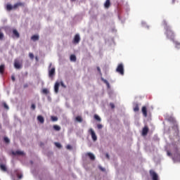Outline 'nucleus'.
<instances>
[{"mask_svg": "<svg viewBox=\"0 0 180 180\" xmlns=\"http://www.w3.org/2000/svg\"><path fill=\"white\" fill-rule=\"evenodd\" d=\"M87 155L89 157L90 160H91L92 161L95 160V155L93 153H88Z\"/></svg>", "mask_w": 180, "mask_h": 180, "instance_id": "19", "label": "nucleus"}, {"mask_svg": "<svg viewBox=\"0 0 180 180\" xmlns=\"http://www.w3.org/2000/svg\"><path fill=\"white\" fill-rule=\"evenodd\" d=\"M116 71L118 72V74H120V75H124V67L122 63L117 65Z\"/></svg>", "mask_w": 180, "mask_h": 180, "instance_id": "2", "label": "nucleus"}, {"mask_svg": "<svg viewBox=\"0 0 180 180\" xmlns=\"http://www.w3.org/2000/svg\"><path fill=\"white\" fill-rule=\"evenodd\" d=\"M31 109H32V110H34L36 109V105L32 104L31 105Z\"/></svg>", "mask_w": 180, "mask_h": 180, "instance_id": "34", "label": "nucleus"}, {"mask_svg": "<svg viewBox=\"0 0 180 180\" xmlns=\"http://www.w3.org/2000/svg\"><path fill=\"white\" fill-rule=\"evenodd\" d=\"M148 126H145L143 129H142V136H147V134H148Z\"/></svg>", "mask_w": 180, "mask_h": 180, "instance_id": "9", "label": "nucleus"}, {"mask_svg": "<svg viewBox=\"0 0 180 180\" xmlns=\"http://www.w3.org/2000/svg\"><path fill=\"white\" fill-rule=\"evenodd\" d=\"M72 1V2H74L75 1H76V0H71Z\"/></svg>", "mask_w": 180, "mask_h": 180, "instance_id": "50", "label": "nucleus"}, {"mask_svg": "<svg viewBox=\"0 0 180 180\" xmlns=\"http://www.w3.org/2000/svg\"><path fill=\"white\" fill-rule=\"evenodd\" d=\"M43 94H49V90L47 89H44L42 90Z\"/></svg>", "mask_w": 180, "mask_h": 180, "instance_id": "32", "label": "nucleus"}, {"mask_svg": "<svg viewBox=\"0 0 180 180\" xmlns=\"http://www.w3.org/2000/svg\"><path fill=\"white\" fill-rule=\"evenodd\" d=\"M142 113L144 117H147V107L146 106L142 107Z\"/></svg>", "mask_w": 180, "mask_h": 180, "instance_id": "12", "label": "nucleus"}, {"mask_svg": "<svg viewBox=\"0 0 180 180\" xmlns=\"http://www.w3.org/2000/svg\"><path fill=\"white\" fill-rule=\"evenodd\" d=\"M11 79H12V81H13V82H14V81H15V76H11Z\"/></svg>", "mask_w": 180, "mask_h": 180, "instance_id": "43", "label": "nucleus"}, {"mask_svg": "<svg viewBox=\"0 0 180 180\" xmlns=\"http://www.w3.org/2000/svg\"><path fill=\"white\" fill-rule=\"evenodd\" d=\"M37 120L40 122L41 124L44 123V117L41 115H38L37 116Z\"/></svg>", "mask_w": 180, "mask_h": 180, "instance_id": "17", "label": "nucleus"}, {"mask_svg": "<svg viewBox=\"0 0 180 180\" xmlns=\"http://www.w3.org/2000/svg\"><path fill=\"white\" fill-rule=\"evenodd\" d=\"M105 157H106V158H108V159L109 160V154L107 153V154L105 155Z\"/></svg>", "mask_w": 180, "mask_h": 180, "instance_id": "45", "label": "nucleus"}, {"mask_svg": "<svg viewBox=\"0 0 180 180\" xmlns=\"http://www.w3.org/2000/svg\"><path fill=\"white\" fill-rule=\"evenodd\" d=\"M163 25L166 30V36L167 39H170V40H172L173 41L174 38L175 37V34L174 33V31H172L169 26H168L167 21H163Z\"/></svg>", "mask_w": 180, "mask_h": 180, "instance_id": "1", "label": "nucleus"}, {"mask_svg": "<svg viewBox=\"0 0 180 180\" xmlns=\"http://www.w3.org/2000/svg\"><path fill=\"white\" fill-rule=\"evenodd\" d=\"M101 81H103V82H104V84L107 85L108 88H110V84H109V82H108V80L101 78Z\"/></svg>", "mask_w": 180, "mask_h": 180, "instance_id": "18", "label": "nucleus"}, {"mask_svg": "<svg viewBox=\"0 0 180 180\" xmlns=\"http://www.w3.org/2000/svg\"><path fill=\"white\" fill-rule=\"evenodd\" d=\"M150 175L152 177L153 180H158V174L154 172V170L150 171Z\"/></svg>", "mask_w": 180, "mask_h": 180, "instance_id": "7", "label": "nucleus"}, {"mask_svg": "<svg viewBox=\"0 0 180 180\" xmlns=\"http://www.w3.org/2000/svg\"><path fill=\"white\" fill-rule=\"evenodd\" d=\"M12 9H13V6H12V5L11 4H7L6 5V10L8 11H12Z\"/></svg>", "mask_w": 180, "mask_h": 180, "instance_id": "23", "label": "nucleus"}, {"mask_svg": "<svg viewBox=\"0 0 180 180\" xmlns=\"http://www.w3.org/2000/svg\"><path fill=\"white\" fill-rule=\"evenodd\" d=\"M75 120L77 122H79V123H82V116H77V117H76Z\"/></svg>", "mask_w": 180, "mask_h": 180, "instance_id": "22", "label": "nucleus"}, {"mask_svg": "<svg viewBox=\"0 0 180 180\" xmlns=\"http://www.w3.org/2000/svg\"><path fill=\"white\" fill-rule=\"evenodd\" d=\"M12 33H13V35H12V37L13 39H19V37H20V34H19V32H18L16 30V29H13L12 30Z\"/></svg>", "mask_w": 180, "mask_h": 180, "instance_id": "6", "label": "nucleus"}, {"mask_svg": "<svg viewBox=\"0 0 180 180\" xmlns=\"http://www.w3.org/2000/svg\"><path fill=\"white\" fill-rule=\"evenodd\" d=\"M173 43H174L175 47L176 49H180V42H179L177 41H174V39H173Z\"/></svg>", "mask_w": 180, "mask_h": 180, "instance_id": "20", "label": "nucleus"}, {"mask_svg": "<svg viewBox=\"0 0 180 180\" xmlns=\"http://www.w3.org/2000/svg\"><path fill=\"white\" fill-rule=\"evenodd\" d=\"M19 6H25V4L20 3V2L17 3L13 5V9H18V8H19Z\"/></svg>", "mask_w": 180, "mask_h": 180, "instance_id": "11", "label": "nucleus"}, {"mask_svg": "<svg viewBox=\"0 0 180 180\" xmlns=\"http://www.w3.org/2000/svg\"><path fill=\"white\" fill-rule=\"evenodd\" d=\"M104 6L106 9L109 8L110 6V0H106L104 4Z\"/></svg>", "mask_w": 180, "mask_h": 180, "instance_id": "15", "label": "nucleus"}, {"mask_svg": "<svg viewBox=\"0 0 180 180\" xmlns=\"http://www.w3.org/2000/svg\"><path fill=\"white\" fill-rule=\"evenodd\" d=\"M94 119L98 122H101V117L98 115H94Z\"/></svg>", "mask_w": 180, "mask_h": 180, "instance_id": "28", "label": "nucleus"}, {"mask_svg": "<svg viewBox=\"0 0 180 180\" xmlns=\"http://www.w3.org/2000/svg\"><path fill=\"white\" fill-rule=\"evenodd\" d=\"M35 60H36L37 61H39V58H37V56H36V57H35Z\"/></svg>", "mask_w": 180, "mask_h": 180, "instance_id": "46", "label": "nucleus"}, {"mask_svg": "<svg viewBox=\"0 0 180 180\" xmlns=\"http://www.w3.org/2000/svg\"><path fill=\"white\" fill-rule=\"evenodd\" d=\"M89 133L91 134L92 140L94 141H96V140H98V137L96 136V134H95V131H94V129L92 128L89 129Z\"/></svg>", "mask_w": 180, "mask_h": 180, "instance_id": "4", "label": "nucleus"}, {"mask_svg": "<svg viewBox=\"0 0 180 180\" xmlns=\"http://www.w3.org/2000/svg\"><path fill=\"white\" fill-rule=\"evenodd\" d=\"M167 154L168 157H172V153H171V152H169V150L167 151Z\"/></svg>", "mask_w": 180, "mask_h": 180, "instance_id": "35", "label": "nucleus"}, {"mask_svg": "<svg viewBox=\"0 0 180 180\" xmlns=\"http://www.w3.org/2000/svg\"><path fill=\"white\" fill-rule=\"evenodd\" d=\"M98 169L100 171H102V172H105V171H106V169L102 167V166H98Z\"/></svg>", "mask_w": 180, "mask_h": 180, "instance_id": "30", "label": "nucleus"}, {"mask_svg": "<svg viewBox=\"0 0 180 180\" xmlns=\"http://www.w3.org/2000/svg\"><path fill=\"white\" fill-rule=\"evenodd\" d=\"M19 179H22V175L18 176Z\"/></svg>", "mask_w": 180, "mask_h": 180, "instance_id": "47", "label": "nucleus"}, {"mask_svg": "<svg viewBox=\"0 0 180 180\" xmlns=\"http://www.w3.org/2000/svg\"><path fill=\"white\" fill-rule=\"evenodd\" d=\"M70 58V61H77V56H75V55H71Z\"/></svg>", "mask_w": 180, "mask_h": 180, "instance_id": "24", "label": "nucleus"}, {"mask_svg": "<svg viewBox=\"0 0 180 180\" xmlns=\"http://www.w3.org/2000/svg\"><path fill=\"white\" fill-rule=\"evenodd\" d=\"M13 155H23V151L17 150L15 152H12Z\"/></svg>", "mask_w": 180, "mask_h": 180, "instance_id": "13", "label": "nucleus"}, {"mask_svg": "<svg viewBox=\"0 0 180 180\" xmlns=\"http://www.w3.org/2000/svg\"><path fill=\"white\" fill-rule=\"evenodd\" d=\"M4 71H5V65H0V74H4Z\"/></svg>", "mask_w": 180, "mask_h": 180, "instance_id": "21", "label": "nucleus"}, {"mask_svg": "<svg viewBox=\"0 0 180 180\" xmlns=\"http://www.w3.org/2000/svg\"><path fill=\"white\" fill-rule=\"evenodd\" d=\"M4 141L6 142V143H9V139L8 138V137H4Z\"/></svg>", "mask_w": 180, "mask_h": 180, "instance_id": "33", "label": "nucleus"}, {"mask_svg": "<svg viewBox=\"0 0 180 180\" xmlns=\"http://www.w3.org/2000/svg\"><path fill=\"white\" fill-rule=\"evenodd\" d=\"M54 75H56V68H51L49 70V77L53 79V78H54Z\"/></svg>", "mask_w": 180, "mask_h": 180, "instance_id": "3", "label": "nucleus"}, {"mask_svg": "<svg viewBox=\"0 0 180 180\" xmlns=\"http://www.w3.org/2000/svg\"><path fill=\"white\" fill-rule=\"evenodd\" d=\"M53 129L54 130H56V131H60V130H61V127H60L58 125H54Z\"/></svg>", "mask_w": 180, "mask_h": 180, "instance_id": "25", "label": "nucleus"}, {"mask_svg": "<svg viewBox=\"0 0 180 180\" xmlns=\"http://www.w3.org/2000/svg\"><path fill=\"white\" fill-rule=\"evenodd\" d=\"M51 65H52V64L50 63V65H49V68H51Z\"/></svg>", "mask_w": 180, "mask_h": 180, "instance_id": "48", "label": "nucleus"}, {"mask_svg": "<svg viewBox=\"0 0 180 180\" xmlns=\"http://www.w3.org/2000/svg\"><path fill=\"white\" fill-rule=\"evenodd\" d=\"M0 169H1V171H4V172H6L8 171L6 166L4 164L0 165Z\"/></svg>", "mask_w": 180, "mask_h": 180, "instance_id": "16", "label": "nucleus"}, {"mask_svg": "<svg viewBox=\"0 0 180 180\" xmlns=\"http://www.w3.org/2000/svg\"><path fill=\"white\" fill-rule=\"evenodd\" d=\"M55 146H56V147H57L58 148H61V143H60L55 142Z\"/></svg>", "mask_w": 180, "mask_h": 180, "instance_id": "29", "label": "nucleus"}, {"mask_svg": "<svg viewBox=\"0 0 180 180\" xmlns=\"http://www.w3.org/2000/svg\"><path fill=\"white\" fill-rule=\"evenodd\" d=\"M14 67L16 70H20V68H22V63H20L19 60H15L14 62Z\"/></svg>", "mask_w": 180, "mask_h": 180, "instance_id": "8", "label": "nucleus"}, {"mask_svg": "<svg viewBox=\"0 0 180 180\" xmlns=\"http://www.w3.org/2000/svg\"><path fill=\"white\" fill-rule=\"evenodd\" d=\"M79 41H81V37H79V34H75V36L73 39L72 44H78V43H79Z\"/></svg>", "mask_w": 180, "mask_h": 180, "instance_id": "5", "label": "nucleus"}, {"mask_svg": "<svg viewBox=\"0 0 180 180\" xmlns=\"http://www.w3.org/2000/svg\"><path fill=\"white\" fill-rule=\"evenodd\" d=\"M66 148H67L68 150H71V148H72V147L71 146V145H68V146H66Z\"/></svg>", "mask_w": 180, "mask_h": 180, "instance_id": "39", "label": "nucleus"}, {"mask_svg": "<svg viewBox=\"0 0 180 180\" xmlns=\"http://www.w3.org/2000/svg\"><path fill=\"white\" fill-rule=\"evenodd\" d=\"M172 4H175V0H172Z\"/></svg>", "mask_w": 180, "mask_h": 180, "instance_id": "49", "label": "nucleus"}, {"mask_svg": "<svg viewBox=\"0 0 180 180\" xmlns=\"http://www.w3.org/2000/svg\"><path fill=\"white\" fill-rule=\"evenodd\" d=\"M51 120L52 122H57V120H58V117H56V116H51Z\"/></svg>", "mask_w": 180, "mask_h": 180, "instance_id": "26", "label": "nucleus"}, {"mask_svg": "<svg viewBox=\"0 0 180 180\" xmlns=\"http://www.w3.org/2000/svg\"><path fill=\"white\" fill-rule=\"evenodd\" d=\"M29 57L31 58V60H33V58H34V55L32 53H30Z\"/></svg>", "mask_w": 180, "mask_h": 180, "instance_id": "31", "label": "nucleus"}, {"mask_svg": "<svg viewBox=\"0 0 180 180\" xmlns=\"http://www.w3.org/2000/svg\"><path fill=\"white\" fill-rule=\"evenodd\" d=\"M97 71H98L99 74H101V68L97 67Z\"/></svg>", "mask_w": 180, "mask_h": 180, "instance_id": "42", "label": "nucleus"}, {"mask_svg": "<svg viewBox=\"0 0 180 180\" xmlns=\"http://www.w3.org/2000/svg\"><path fill=\"white\" fill-rule=\"evenodd\" d=\"M39 37L37 34L32 35L31 37V40H32V41H37V40H39Z\"/></svg>", "mask_w": 180, "mask_h": 180, "instance_id": "14", "label": "nucleus"}, {"mask_svg": "<svg viewBox=\"0 0 180 180\" xmlns=\"http://www.w3.org/2000/svg\"><path fill=\"white\" fill-rule=\"evenodd\" d=\"M4 108H5V109H7V110L9 109V107L6 103H4Z\"/></svg>", "mask_w": 180, "mask_h": 180, "instance_id": "36", "label": "nucleus"}, {"mask_svg": "<svg viewBox=\"0 0 180 180\" xmlns=\"http://www.w3.org/2000/svg\"><path fill=\"white\" fill-rule=\"evenodd\" d=\"M60 85L61 86H63V88H67V86L65 85H64V82H60Z\"/></svg>", "mask_w": 180, "mask_h": 180, "instance_id": "38", "label": "nucleus"}, {"mask_svg": "<svg viewBox=\"0 0 180 180\" xmlns=\"http://www.w3.org/2000/svg\"><path fill=\"white\" fill-rule=\"evenodd\" d=\"M4 39V33L0 32V40H2Z\"/></svg>", "mask_w": 180, "mask_h": 180, "instance_id": "37", "label": "nucleus"}, {"mask_svg": "<svg viewBox=\"0 0 180 180\" xmlns=\"http://www.w3.org/2000/svg\"><path fill=\"white\" fill-rule=\"evenodd\" d=\"M134 110L135 112H139V110H140V108H139V105H138V104H136V105H135V107L134 108Z\"/></svg>", "mask_w": 180, "mask_h": 180, "instance_id": "27", "label": "nucleus"}, {"mask_svg": "<svg viewBox=\"0 0 180 180\" xmlns=\"http://www.w3.org/2000/svg\"><path fill=\"white\" fill-rule=\"evenodd\" d=\"M110 106H111L112 109H115V104L111 103H110Z\"/></svg>", "mask_w": 180, "mask_h": 180, "instance_id": "40", "label": "nucleus"}, {"mask_svg": "<svg viewBox=\"0 0 180 180\" xmlns=\"http://www.w3.org/2000/svg\"><path fill=\"white\" fill-rule=\"evenodd\" d=\"M59 88H60V82H56L55 83V85H54V91H55V93L57 94L58 92Z\"/></svg>", "mask_w": 180, "mask_h": 180, "instance_id": "10", "label": "nucleus"}, {"mask_svg": "<svg viewBox=\"0 0 180 180\" xmlns=\"http://www.w3.org/2000/svg\"><path fill=\"white\" fill-rule=\"evenodd\" d=\"M97 127H98V129H102L103 126H102V124H98L97 125Z\"/></svg>", "mask_w": 180, "mask_h": 180, "instance_id": "41", "label": "nucleus"}, {"mask_svg": "<svg viewBox=\"0 0 180 180\" xmlns=\"http://www.w3.org/2000/svg\"><path fill=\"white\" fill-rule=\"evenodd\" d=\"M27 86H29L27 84H24V88H27Z\"/></svg>", "mask_w": 180, "mask_h": 180, "instance_id": "44", "label": "nucleus"}]
</instances>
